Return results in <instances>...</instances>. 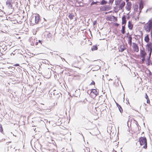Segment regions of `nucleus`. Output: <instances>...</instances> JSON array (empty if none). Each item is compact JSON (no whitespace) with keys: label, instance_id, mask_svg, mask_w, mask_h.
<instances>
[{"label":"nucleus","instance_id":"28","mask_svg":"<svg viewBox=\"0 0 152 152\" xmlns=\"http://www.w3.org/2000/svg\"><path fill=\"white\" fill-rule=\"evenodd\" d=\"M115 80H114L113 84L115 83L117 81H118V79L117 77H115Z\"/></svg>","mask_w":152,"mask_h":152},{"label":"nucleus","instance_id":"23","mask_svg":"<svg viewBox=\"0 0 152 152\" xmlns=\"http://www.w3.org/2000/svg\"><path fill=\"white\" fill-rule=\"evenodd\" d=\"M107 3V1H106L105 0H102L100 3V4L102 5L106 4Z\"/></svg>","mask_w":152,"mask_h":152},{"label":"nucleus","instance_id":"4","mask_svg":"<svg viewBox=\"0 0 152 152\" xmlns=\"http://www.w3.org/2000/svg\"><path fill=\"white\" fill-rule=\"evenodd\" d=\"M40 20V17L39 15L37 14L34 17V16L32 17V18L31 19V22L34 21L36 23H37Z\"/></svg>","mask_w":152,"mask_h":152},{"label":"nucleus","instance_id":"46","mask_svg":"<svg viewBox=\"0 0 152 152\" xmlns=\"http://www.w3.org/2000/svg\"><path fill=\"white\" fill-rule=\"evenodd\" d=\"M85 118V117H83L82 119H83V120Z\"/></svg>","mask_w":152,"mask_h":152},{"label":"nucleus","instance_id":"8","mask_svg":"<svg viewBox=\"0 0 152 152\" xmlns=\"http://www.w3.org/2000/svg\"><path fill=\"white\" fill-rule=\"evenodd\" d=\"M7 49V47L6 46H4V48L3 47H1L0 48V51L1 55H2L3 54L4 51H5Z\"/></svg>","mask_w":152,"mask_h":152},{"label":"nucleus","instance_id":"58","mask_svg":"<svg viewBox=\"0 0 152 152\" xmlns=\"http://www.w3.org/2000/svg\"><path fill=\"white\" fill-rule=\"evenodd\" d=\"M1 56V55H0V56Z\"/></svg>","mask_w":152,"mask_h":152},{"label":"nucleus","instance_id":"26","mask_svg":"<svg viewBox=\"0 0 152 152\" xmlns=\"http://www.w3.org/2000/svg\"><path fill=\"white\" fill-rule=\"evenodd\" d=\"M118 108L120 112L122 113L123 112V110L121 106H119Z\"/></svg>","mask_w":152,"mask_h":152},{"label":"nucleus","instance_id":"53","mask_svg":"<svg viewBox=\"0 0 152 152\" xmlns=\"http://www.w3.org/2000/svg\"><path fill=\"white\" fill-rule=\"evenodd\" d=\"M147 11H148V10H147L146 11V12H147Z\"/></svg>","mask_w":152,"mask_h":152},{"label":"nucleus","instance_id":"2","mask_svg":"<svg viewBox=\"0 0 152 152\" xmlns=\"http://www.w3.org/2000/svg\"><path fill=\"white\" fill-rule=\"evenodd\" d=\"M144 28L147 32H150L151 30L152 29V20H149L144 26Z\"/></svg>","mask_w":152,"mask_h":152},{"label":"nucleus","instance_id":"24","mask_svg":"<svg viewBox=\"0 0 152 152\" xmlns=\"http://www.w3.org/2000/svg\"><path fill=\"white\" fill-rule=\"evenodd\" d=\"M134 10L135 12L137 11L138 8V5H135L133 7Z\"/></svg>","mask_w":152,"mask_h":152},{"label":"nucleus","instance_id":"16","mask_svg":"<svg viewBox=\"0 0 152 152\" xmlns=\"http://www.w3.org/2000/svg\"><path fill=\"white\" fill-rule=\"evenodd\" d=\"M119 49L120 51H121V52H123L125 49L124 46V45L120 46Z\"/></svg>","mask_w":152,"mask_h":152},{"label":"nucleus","instance_id":"19","mask_svg":"<svg viewBox=\"0 0 152 152\" xmlns=\"http://www.w3.org/2000/svg\"><path fill=\"white\" fill-rule=\"evenodd\" d=\"M58 93L57 92L56 90H54L52 92L50 93L51 95H52V94H53V96H54L56 95Z\"/></svg>","mask_w":152,"mask_h":152},{"label":"nucleus","instance_id":"48","mask_svg":"<svg viewBox=\"0 0 152 152\" xmlns=\"http://www.w3.org/2000/svg\"><path fill=\"white\" fill-rule=\"evenodd\" d=\"M50 78V77H46V79H49Z\"/></svg>","mask_w":152,"mask_h":152},{"label":"nucleus","instance_id":"41","mask_svg":"<svg viewBox=\"0 0 152 152\" xmlns=\"http://www.w3.org/2000/svg\"><path fill=\"white\" fill-rule=\"evenodd\" d=\"M150 57H148V58L147 59V60H148V63H149V61L150 60Z\"/></svg>","mask_w":152,"mask_h":152},{"label":"nucleus","instance_id":"1","mask_svg":"<svg viewBox=\"0 0 152 152\" xmlns=\"http://www.w3.org/2000/svg\"><path fill=\"white\" fill-rule=\"evenodd\" d=\"M139 142H140L141 145H144L143 148L144 149H146L147 148V139L145 137H141L139 140Z\"/></svg>","mask_w":152,"mask_h":152},{"label":"nucleus","instance_id":"40","mask_svg":"<svg viewBox=\"0 0 152 152\" xmlns=\"http://www.w3.org/2000/svg\"><path fill=\"white\" fill-rule=\"evenodd\" d=\"M151 52H152V51H150V52H149V57H151Z\"/></svg>","mask_w":152,"mask_h":152},{"label":"nucleus","instance_id":"44","mask_svg":"<svg viewBox=\"0 0 152 152\" xmlns=\"http://www.w3.org/2000/svg\"><path fill=\"white\" fill-rule=\"evenodd\" d=\"M119 25V24L118 23H115V25L116 26H118Z\"/></svg>","mask_w":152,"mask_h":152},{"label":"nucleus","instance_id":"7","mask_svg":"<svg viewBox=\"0 0 152 152\" xmlns=\"http://www.w3.org/2000/svg\"><path fill=\"white\" fill-rule=\"evenodd\" d=\"M147 54L145 51L140 49V55L141 58H145Z\"/></svg>","mask_w":152,"mask_h":152},{"label":"nucleus","instance_id":"17","mask_svg":"<svg viewBox=\"0 0 152 152\" xmlns=\"http://www.w3.org/2000/svg\"><path fill=\"white\" fill-rule=\"evenodd\" d=\"M145 41L147 43H148L149 41V35H147L145 37L144 39Z\"/></svg>","mask_w":152,"mask_h":152},{"label":"nucleus","instance_id":"42","mask_svg":"<svg viewBox=\"0 0 152 152\" xmlns=\"http://www.w3.org/2000/svg\"><path fill=\"white\" fill-rule=\"evenodd\" d=\"M38 42L39 43H40L41 44H42V41H41V40H39L38 41Z\"/></svg>","mask_w":152,"mask_h":152},{"label":"nucleus","instance_id":"6","mask_svg":"<svg viewBox=\"0 0 152 152\" xmlns=\"http://www.w3.org/2000/svg\"><path fill=\"white\" fill-rule=\"evenodd\" d=\"M132 4L131 2H127L125 7L126 9L128 11H130L131 8Z\"/></svg>","mask_w":152,"mask_h":152},{"label":"nucleus","instance_id":"34","mask_svg":"<svg viewBox=\"0 0 152 152\" xmlns=\"http://www.w3.org/2000/svg\"><path fill=\"white\" fill-rule=\"evenodd\" d=\"M51 35L50 33H49L47 35V37L49 38L50 37H51Z\"/></svg>","mask_w":152,"mask_h":152},{"label":"nucleus","instance_id":"43","mask_svg":"<svg viewBox=\"0 0 152 152\" xmlns=\"http://www.w3.org/2000/svg\"><path fill=\"white\" fill-rule=\"evenodd\" d=\"M116 105L118 107H119V106H120V105H119L118 103H117L116 102Z\"/></svg>","mask_w":152,"mask_h":152},{"label":"nucleus","instance_id":"32","mask_svg":"<svg viewBox=\"0 0 152 152\" xmlns=\"http://www.w3.org/2000/svg\"><path fill=\"white\" fill-rule=\"evenodd\" d=\"M95 84V82L93 81L92 80V82L90 84V85H94Z\"/></svg>","mask_w":152,"mask_h":152},{"label":"nucleus","instance_id":"9","mask_svg":"<svg viewBox=\"0 0 152 152\" xmlns=\"http://www.w3.org/2000/svg\"><path fill=\"white\" fill-rule=\"evenodd\" d=\"M146 49L147 50L148 52L152 51V47L151 44H147L146 45Z\"/></svg>","mask_w":152,"mask_h":152},{"label":"nucleus","instance_id":"49","mask_svg":"<svg viewBox=\"0 0 152 152\" xmlns=\"http://www.w3.org/2000/svg\"><path fill=\"white\" fill-rule=\"evenodd\" d=\"M151 36L152 37V31H151Z\"/></svg>","mask_w":152,"mask_h":152},{"label":"nucleus","instance_id":"27","mask_svg":"<svg viewBox=\"0 0 152 152\" xmlns=\"http://www.w3.org/2000/svg\"><path fill=\"white\" fill-rule=\"evenodd\" d=\"M61 95V94L58 93L55 96L54 98L56 99H58L59 97H60V95Z\"/></svg>","mask_w":152,"mask_h":152},{"label":"nucleus","instance_id":"11","mask_svg":"<svg viewBox=\"0 0 152 152\" xmlns=\"http://www.w3.org/2000/svg\"><path fill=\"white\" fill-rule=\"evenodd\" d=\"M122 25L124 24V25H125L126 22V17L124 16L123 17H122Z\"/></svg>","mask_w":152,"mask_h":152},{"label":"nucleus","instance_id":"47","mask_svg":"<svg viewBox=\"0 0 152 152\" xmlns=\"http://www.w3.org/2000/svg\"><path fill=\"white\" fill-rule=\"evenodd\" d=\"M129 0H126V2H128V1Z\"/></svg>","mask_w":152,"mask_h":152},{"label":"nucleus","instance_id":"18","mask_svg":"<svg viewBox=\"0 0 152 152\" xmlns=\"http://www.w3.org/2000/svg\"><path fill=\"white\" fill-rule=\"evenodd\" d=\"M125 25L124 26H122V29L121 30V31L123 34H124L125 33Z\"/></svg>","mask_w":152,"mask_h":152},{"label":"nucleus","instance_id":"56","mask_svg":"<svg viewBox=\"0 0 152 152\" xmlns=\"http://www.w3.org/2000/svg\"><path fill=\"white\" fill-rule=\"evenodd\" d=\"M82 1H83V0H82Z\"/></svg>","mask_w":152,"mask_h":152},{"label":"nucleus","instance_id":"33","mask_svg":"<svg viewBox=\"0 0 152 152\" xmlns=\"http://www.w3.org/2000/svg\"><path fill=\"white\" fill-rule=\"evenodd\" d=\"M142 58V63H143L145 60V58Z\"/></svg>","mask_w":152,"mask_h":152},{"label":"nucleus","instance_id":"37","mask_svg":"<svg viewBox=\"0 0 152 152\" xmlns=\"http://www.w3.org/2000/svg\"><path fill=\"white\" fill-rule=\"evenodd\" d=\"M145 97L146 99L149 98L146 93L145 94Z\"/></svg>","mask_w":152,"mask_h":152},{"label":"nucleus","instance_id":"13","mask_svg":"<svg viewBox=\"0 0 152 152\" xmlns=\"http://www.w3.org/2000/svg\"><path fill=\"white\" fill-rule=\"evenodd\" d=\"M132 38L131 35H129L128 37V43L130 46L132 45Z\"/></svg>","mask_w":152,"mask_h":152},{"label":"nucleus","instance_id":"51","mask_svg":"<svg viewBox=\"0 0 152 152\" xmlns=\"http://www.w3.org/2000/svg\"><path fill=\"white\" fill-rule=\"evenodd\" d=\"M110 18V19H109V20L111 21V20H110V18Z\"/></svg>","mask_w":152,"mask_h":152},{"label":"nucleus","instance_id":"3","mask_svg":"<svg viewBox=\"0 0 152 152\" xmlns=\"http://www.w3.org/2000/svg\"><path fill=\"white\" fill-rule=\"evenodd\" d=\"M14 0H7L6 2V6L8 8L12 9L13 6L15 4Z\"/></svg>","mask_w":152,"mask_h":152},{"label":"nucleus","instance_id":"31","mask_svg":"<svg viewBox=\"0 0 152 152\" xmlns=\"http://www.w3.org/2000/svg\"><path fill=\"white\" fill-rule=\"evenodd\" d=\"M18 79V77H16V79H15V81H16V83H19L20 81H21L20 80H19Z\"/></svg>","mask_w":152,"mask_h":152},{"label":"nucleus","instance_id":"22","mask_svg":"<svg viewBox=\"0 0 152 152\" xmlns=\"http://www.w3.org/2000/svg\"><path fill=\"white\" fill-rule=\"evenodd\" d=\"M74 16V15L73 14H70L69 15L68 17L70 19V20H72L73 19Z\"/></svg>","mask_w":152,"mask_h":152},{"label":"nucleus","instance_id":"10","mask_svg":"<svg viewBox=\"0 0 152 152\" xmlns=\"http://www.w3.org/2000/svg\"><path fill=\"white\" fill-rule=\"evenodd\" d=\"M143 8V4L142 2H140L139 3V9L140 10L139 14L141 12Z\"/></svg>","mask_w":152,"mask_h":152},{"label":"nucleus","instance_id":"52","mask_svg":"<svg viewBox=\"0 0 152 152\" xmlns=\"http://www.w3.org/2000/svg\"><path fill=\"white\" fill-rule=\"evenodd\" d=\"M37 43H38V42H37V43L36 44V45L37 44Z\"/></svg>","mask_w":152,"mask_h":152},{"label":"nucleus","instance_id":"50","mask_svg":"<svg viewBox=\"0 0 152 152\" xmlns=\"http://www.w3.org/2000/svg\"><path fill=\"white\" fill-rule=\"evenodd\" d=\"M129 32H128V33L127 34H127V35H129Z\"/></svg>","mask_w":152,"mask_h":152},{"label":"nucleus","instance_id":"30","mask_svg":"<svg viewBox=\"0 0 152 152\" xmlns=\"http://www.w3.org/2000/svg\"><path fill=\"white\" fill-rule=\"evenodd\" d=\"M112 17L115 20V21H117L118 20L117 17H115L113 15Z\"/></svg>","mask_w":152,"mask_h":152},{"label":"nucleus","instance_id":"14","mask_svg":"<svg viewBox=\"0 0 152 152\" xmlns=\"http://www.w3.org/2000/svg\"><path fill=\"white\" fill-rule=\"evenodd\" d=\"M92 93L94 94L95 96H96L98 94V93L97 90L95 89H92L91 92V93Z\"/></svg>","mask_w":152,"mask_h":152},{"label":"nucleus","instance_id":"38","mask_svg":"<svg viewBox=\"0 0 152 152\" xmlns=\"http://www.w3.org/2000/svg\"><path fill=\"white\" fill-rule=\"evenodd\" d=\"M97 23V21L96 20L94 21L93 22V25H95L96 23Z\"/></svg>","mask_w":152,"mask_h":152},{"label":"nucleus","instance_id":"21","mask_svg":"<svg viewBox=\"0 0 152 152\" xmlns=\"http://www.w3.org/2000/svg\"><path fill=\"white\" fill-rule=\"evenodd\" d=\"M100 3V2L99 1H96V2H94L93 1L91 4V5L92 6L94 4H96L99 5V4Z\"/></svg>","mask_w":152,"mask_h":152},{"label":"nucleus","instance_id":"54","mask_svg":"<svg viewBox=\"0 0 152 152\" xmlns=\"http://www.w3.org/2000/svg\"><path fill=\"white\" fill-rule=\"evenodd\" d=\"M44 19L46 21V20H45V18Z\"/></svg>","mask_w":152,"mask_h":152},{"label":"nucleus","instance_id":"35","mask_svg":"<svg viewBox=\"0 0 152 152\" xmlns=\"http://www.w3.org/2000/svg\"><path fill=\"white\" fill-rule=\"evenodd\" d=\"M147 99V103L148 104L150 103V101L149 99L148 98V99Z\"/></svg>","mask_w":152,"mask_h":152},{"label":"nucleus","instance_id":"39","mask_svg":"<svg viewBox=\"0 0 152 152\" xmlns=\"http://www.w3.org/2000/svg\"><path fill=\"white\" fill-rule=\"evenodd\" d=\"M107 77H105V78L103 76L102 78V79L103 80H104L105 81V78H106Z\"/></svg>","mask_w":152,"mask_h":152},{"label":"nucleus","instance_id":"15","mask_svg":"<svg viewBox=\"0 0 152 152\" xmlns=\"http://www.w3.org/2000/svg\"><path fill=\"white\" fill-rule=\"evenodd\" d=\"M125 5V3L124 1H123L121 4L120 5L119 9L121 10L124 7Z\"/></svg>","mask_w":152,"mask_h":152},{"label":"nucleus","instance_id":"29","mask_svg":"<svg viewBox=\"0 0 152 152\" xmlns=\"http://www.w3.org/2000/svg\"><path fill=\"white\" fill-rule=\"evenodd\" d=\"M0 131L2 133L3 132V129L1 125L0 124Z\"/></svg>","mask_w":152,"mask_h":152},{"label":"nucleus","instance_id":"12","mask_svg":"<svg viewBox=\"0 0 152 152\" xmlns=\"http://www.w3.org/2000/svg\"><path fill=\"white\" fill-rule=\"evenodd\" d=\"M128 27L130 30H132V29L133 25L130 21H129L128 22Z\"/></svg>","mask_w":152,"mask_h":152},{"label":"nucleus","instance_id":"5","mask_svg":"<svg viewBox=\"0 0 152 152\" xmlns=\"http://www.w3.org/2000/svg\"><path fill=\"white\" fill-rule=\"evenodd\" d=\"M133 48L134 51L137 52L139 51V49L137 44L134 42L133 43Z\"/></svg>","mask_w":152,"mask_h":152},{"label":"nucleus","instance_id":"45","mask_svg":"<svg viewBox=\"0 0 152 152\" xmlns=\"http://www.w3.org/2000/svg\"><path fill=\"white\" fill-rule=\"evenodd\" d=\"M113 79H111V78H110L109 79V80H108V81H110V80H113Z\"/></svg>","mask_w":152,"mask_h":152},{"label":"nucleus","instance_id":"20","mask_svg":"<svg viewBox=\"0 0 152 152\" xmlns=\"http://www.w3.org/2000/svg\"><path fill=\"white\" fill-rule=\"evenodd\" d=\"M122 0H115V4L116 5L119 4Z\"/></svg>","mask_w":152,"mask_h":152},{"label":"nucleus","instance_id":"25","mask_svg":"<svg viewBox=\"0 0 152 152\" xmlns=\"http://www.w3.org/2000/svg\"><path fill=\"white\" fill-rule=\"evenodd\" d=\"M92 51H94L97 49V47L96 45L93 46L91 48Z\"/></svg>","mask_w":152,"mask_h":152},{"label":"nucleus","instance_id":"36","mask_svg":"<svg viewBox=\"0 0 152 152\" xmlns=\"http://www.w3.org/2000/svg\"><path fill=\"white\" fill-rule=\"evenodd\" d=\"M89 151H90L89 150V149L88 148H86V150H85V152H89Z\"/></svg>","mask_w":152,"mask_h":152},{"label":"nucleus","instance_id":"55","mask_svg":"<svg viewBox=\"0 0 152 152\" xmlns=\"http://www.w3.org/2000/svg\"><path fill=\"white\" fill-rule=\"evenodd\" d=\"M100 152H102L101 151H100Z\"/></svg>","mask_w":152,"mask_h":152},{"label":"nucleus","instance_id":"57","mask_svg":"<svg viewBox=\"0 0 152 152\" xmlns=\"http://www.w3.org/2000/svg\"><path fill=\"white\" fill-rule=\"evenodd\" d=\"M151 64H152V63Z\"/></svg>","mask_w":152,"mask_h":152}]
</instances>
